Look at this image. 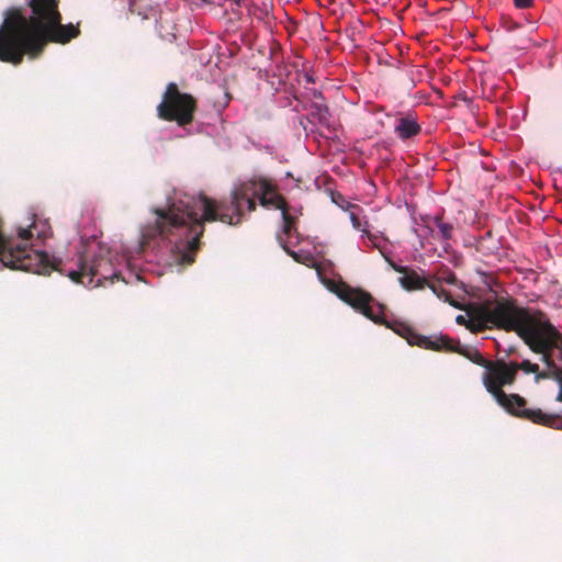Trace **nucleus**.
<instances>
[{
    "label": "nucleus",
    "instance_id": "f257e3e1",
    "mask_svg": "<svg viewBox=\"0 0 562 562\" xmlns=\"http://www.w3.org/2000/svg\"><path fill=\"white\" fill-rule=\"evenodd\" d=\"M256 199L263 207L281 211L283 234L289 236L296 231L302 209L291 207L268 179H251L235 186L229 200H215L205 194L176 195L167 207L154 210V221L142 228V244L158 237L166 239L173 245L180 265H192L201 248L205 224L220 221L231 226L239 225L245 210H256Z\"/></svg>",
    "mask_w": 562,
    "mask_h": 562
},
{
    "label": "nucleus",
    "instance_id": "f03ea898",
    "mask_svg": "<svg viewBox=\"0 0 562 562\" xmlns=\"http://www.w3.org/2000/svg\"><path fill=\"white\" fill-rule=\"evenodd\" d=\"M32 14L16 11L0 30V60L20 65L24 55L38 57L48 43L67 44L80 35L79 24H61L58 0H30Z\"/></svg>",
    "mask_w": 562,
    "mask_h": 562
},
{
    "label": "nucleus",
    "instance_id": "7ed1b4c3",
    "mask_svg": "<svg viewBox=\"0 0 562 562\" xmlns=\"http://www.w3.org/2000/svg\"><path fill=\"white\" fill-rule=\"evenodd\" d=\"M546 316L540 310L520 306L509 295H495L480 302L476 317L483 322L484 330L502 329L516 333L525 342Z\"/></svg>",
    "mask_w": 562,
    "mask_h": 562
},
{
    "label": "nucleus",
    "instance_id": "20e7f679",
    "mask_svg": "<svg viewBox=\"0 0 562 562\" xmlns=\"http://www.w3.org/2000/svg\"><path fill=\"white\" fill-rule=\"evenodd\" d=\"M518 370V363L515 362H492V366L488 367V372L483 378L486 390L512 415L528 419L535 424L560 428L562 425L560 417L543 413L540 408H527V402L524 397L518 394H506L503 391L502 387L504 385L514 383Z\"/></svg>",
    "mask_w": 562,
    "mask_h": 562
},
{
    "label": "nucleus",
    "instance_id": "39448f33",
    "mask_svg": "<svg viewBox=\"0 0 562 562\" xmlns=\"http://www.w3.org/2000/svg\"><path fill=\"white\" fill-rule=\"evenodd\" d=\"M196 109L198 104L193 95L181 92L176 82H169L162 101L157 105V115L164 121L186 126L193 122Z\"/></svg>",
    "mask_w": 562,
    "mask_h": 562
},
{
    "label": "nucleus",
    "instance_id": "423d86ee",
    "mask_svg": "<svg viewBox=\"0 0 562 562\" xmlns=\"http://www.w3.org/2000/svg\"><path fill=\"white\" fill-rule=\"evenodd\" d=\"M526 344L540 355V360L548 368H560L562 363V334L550 323L546 315Z\"/></svg>",
    "mask_w": 562,
    "mask_h": 562
},
{
    "label": "nucleus",
    "instance_id": "0eeeda50",
    "mask_svg": "<svg viewBox=\"0 0 562 562\" xmlns=\"http://www.w3.org/2000/svg\"><path fill=\"white\" fill-rule=\"evenodd\" d=\"M333 291L341 301L349 304L370 321L374 323L384 322L385 306L376 302L369 292L359 288H352L345 282H340Z\"/></svg>",
    "mask_w": 562,
    "mask_h": 562
},
{
    "label": "nucleus",
    "instance_id": "6e6552de",
    "mask_svg": "<svg viewBox=\"0 0 562 562\" xmlns=\"http://www.w3.org/2000/svg\"><path fill=\"white\" fill-rule=\"evenodd\" d=\"M379 324L385 325L387 328L392 329L398 336L404 338L411 346H417L419 348L429 349L434 351L440 348L451 349L450 345H448V336L446 335L424 336L418 334L411 325L404 322H389L385 317L384 322Z\"/></svg>",
    "mask_w": 562,
    "mask_h": 562
},
{
    "label": "nucleus",
    "instance_id": "1a4fd4ad",
    "mask_svg": "<svg viewBox=\"0 0 562 562\" xmlns=\"http://www.w3.org/2000/svg\"><path fill=\"white\" fill-rule=\"evenodd\" d=\"M386 260L394 271L402 274V277L398 278V282L404 290L411 292L427 288L429 281L425 277L419 276L414 269L400 266L389 258H386Z\"/></svg>",
    "mask_w": 562,
    "mask_h": 562
},
{
    "label": "nucleus",
    "instance_id": "9d476101",
    "mask_svg": "<svg viewBox=\"0 0 562 562\" xmlns=\"http://www.w3.org/2000/svg\"><path fill=\"white\" fill-rule=\"evenodd\" d=\"M448 340H449L448 345H450L451 349L440 348V349H437L436 351L457 352L459 355L467 357L473 363L484 367L486 369H488V367L492 366V362L484 359V357L479 352L477 349L464 348L460 345L459 341H454L449 337H448Z\"/></svg>",
    "mask_w": 562,
    "mask_h": 562
},
{
    "label": "nucleus",
    "instance_id": "9b49d317",
    "mask_svg": "<svg viewBox=\"0 0 562 562\" xmlns=\"http://www.w3.org/2000/svg\"><path fill=\"white\" fill-rule=\"evenodd\" d=\"M480 308V303L469 304L465 308V315H458L456 322L459 325L465 326L471 333L484 331L483 322L476 317V312Z\"/></svg>",
    "mask_w": 562,
    "mask_h": 562
},
{
    "label": "nucleus",
    "instance_id": "f8f14e48",
    "mask_svg": "<svg viewBox=\"0 0 562 562\" xmlns=\"http://www.w3.org/2000/svg\"><path fill=\"white\" fill-rule=\"evenodd\" d=\"M280 245L282 246L283 250L293 258L294 261L302 263L306 267L316 269L317 273L321 274V266L315 260L314 256L310 252H296L292 249H290L286 245V243L279 236L278 237Z\"/></svg>",
    "mask_w": 562,
    "mask_h": 562
},
{
    "label": "nucleus",
    "instance_id": "ddd939ff",
    "mask_svg": "<svg viewBox=\"0 0 562 562\" xmlns=\"http://www.w3.org/2000/svg\"><path fill=\"white\" fill-rule=\"evenodd\" d=\"M420 125L408 116L401 117L397 125L395 126V132L401 139H408L413 136H416L420 133Z\"/></svg>",
    "mask_w": 562,
    "mask_h": 562
},
{
    "label": "nucleus",
    "instance_id": "4468645a",
    "mask_svg": "<svg viewBox=\"0 0 562 562\" xmlns=\"http://www.w3.org/2000/svg\"><path fill=\"white\" fill-rule=\"evenodd\" d=\"M435 225L438 229L437 236L441 243L448 245V241L452 239L454 233V226L451 223L445 222L441 215H437L434 218Z\"/></svg>",
    "mask_w": 562,
    "mask_h": 562
},
{
    "label": "nucleus",
    "instance_id": "2eb2a0df",
    "mask_svg": "<svg viewBox=\"0 0 562 562\" xmlns=\"http://www.w3.org/2000/svg\"><path fill=\"white\" fill-rule=\"evenodd\" d=\"M427 288H429L434 294H436V296L445 302H448L450 305L457 307V308H462L457 302H454L452 299H451V295L450 293L445 290L441 286H438L437 284L435 283H431L429 282Z\"/></svg>",
    "mask_w": 562,
    "mask_h": 562
},
{
    "label": "nucleus",
    "instance_id": "dca6fc26",
    "mask_svg": "<svg viewBox=\"0 0 562 562\" xmlns=\"http://www.w3.org/2000/svg\"><path fill=\"white\" fill-rule=\"evenodd\" d=\"M562 373V368H548L547 367V370L544 371H541L538 373H536V379L537 380H542V379H553V380H558L559 376L561 375Z\"/></svg>",
    "mask_w": 562,
    "mask_h": 562
},
{
    "label": "nucleus",
    "instance_id": "f3484780",
    "mask_svg": "<svg viewBox=\"0 0 562 562\" xmlns=\"http://www.w3.org/2000/svg\"><path fill=\"white\" fill-rule=\"evenodd\" d=\"M518 367L526 373H538L539 371V366L530 362L529 360L522 361L520 364H518Z\"/></svg>",
    "mask_w": 562,
    "mask_h": 562
},
{
    "label": "nucleus",
    "instance_id": "a211bd4d",
    "mask_svg": "<svg viewBox=\"0 0 562 562\" xmlns=\"http://www.w3.org/2000/svg\"><path fill=\"white\" fill-rule=\"evenodd\" d=\"M350 221L356 229H361L369 236V238H371L370 233L366 228H361V221L355 213H350Z\"/></svg>",
    "mask_w": 562,
    "mask_h": 562
},
{
    "label": "nucleus",
    "instance_id": "6ab92c4d",
    "mask_svg": "<svg viewBox=\"0 0 562 562\" xmlns=\"http://www.w3.org/2000/svg\"><path fill=\"white\" fill-rule=\"evenodd\" d=\"M514 4L518 9H527L533 5V0H514Z\"/></svg>",
    "mask_w": 562,
    "mask_h": 562
},
{
    "label": "nucleus",
    "instance_id": "aec40b11",
    "mask_svg": "<svg viewBox=\"0 0 562 562\" xmlns=\"http://www.w3.org/2000/svg\"><path fill=\"white\" fill-rule=\"evenodd\" d=\"M557 382L559 383V386H560V391L558 393L557 401L562 402V372H561V375L559 376V379L557 380Z\"/></svg>",
    "mask_w": 562,
    "mask_h": 562
},
{
    "label": "nucleus",
    "instance_id": "412c9836",
    "mask_svg": "<svg viewBox=\"0 0 562 562\" xmlns=\"http://www.w3.org/2000/svg\"><path fill=\"white\" fill-rule=\"evenodd\" d=\"M445 281L447 283L454 284L457 282V277L453 273L449 272V276L445 278Z\"/></svg>",
    "mask_w": 562,
    "mask_h": 562
},
{
    "label": "nucleus",
    "instance_id": "4be33fe9",
    "mask_svg": "<svg viewBox=\"0 0 562 562\" xmlns=\"http://www.w3.org/2000/svg\"><path fill=\"white\" fill-rule=\"evenodd\" d=\"M318 110H319V113H321V120H325V119H326V117H325V114H327V113H328V109H327V106H319V109H318Z\"/></svg>",
    "mask_w": 562,
    "mask_h": 562
}]
</instances>
